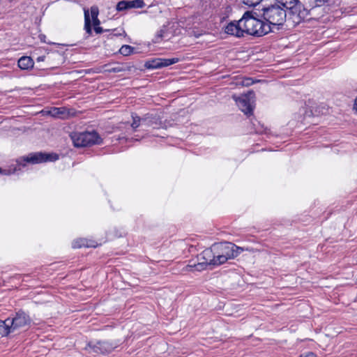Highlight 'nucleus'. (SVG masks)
<instances>
[{"mask_svg": "<svg viewBox=\"0 0 357 357\" xmlns=\"http://www.w3.org/2000/svg\"><path fill=\"white\" fill-rule=\"evenodd\" d=\"M49 114L54 117L65 119L69 116V112L65 107H54L49 111Z\"/></svg>", "mask_w": 357, "mask_h": 357, "instance_id": "ddd939ff", "label": "nucleus"}, {"mask_svg": "<svg viewBox=\"0 0 357 357\" xmlns=\"http://www.w3.org/2000/svg\"><path fill=\"white\" fill-rule=\"evenodd\" d=\"M225 32L228 35L236 38L243 37L245 33L243 28L242 19L238 21H233L229 23L225 27Z\"/></svg>", "mask_w": 357, "mask_h": 357, "instance_id": "9b49d317", "label": "nucleus"}, {"mask_svg": "<svg viewBox=\"0 0 357 357\" xmlns=\"http://www.w3.org/2000/svg\"><path fill=\"white\" fill-rule=\"evenodd\" d=\"M17 171V168H14L13 170H3V171H1V169H0V173H3L4 174H13V173H15V172Z\"/></svg>", "mask_w": 357, "mask_h": 357, "instance_id": "a878e982", "label": "nucleus"}, {"mask_svg": "<svg viewBox=\"0 0 357 357\" xmlns=\"http://www.w3.org/2000/svg\"><path fill=\"white\" fill-rule=\"evenodd\" d=\"M73 144L76 147H83L99 144L102 139L96 132H74L71 135Z\"/></svg>", "mask_w": 357, "mask_h": 357, "instance_id": "39448f33", "label": "nucleus"}, {"mask_svg": "<svg viewBox=\"0 0 357 357\" xmlns=\"http://www.w3.org/2000/svg\"><path fill=\"white\" fill-rule=\"evenodd\" d=\"M354 108L356 109L357 111V98H356L355 100V104H354Z\"/></svg>", "mask_w": 357, "mask_h": 357, "instance_id": "2f4dec72", "label": "nucleus"}, {"mask_svg": "<svg viewBox=\"0 0 357 357\" xmlns=\"http://www.w3.org/2000/svg\"><path fill=\"white\" fill-rule=\"evenodd\" d=\"M145 67L149 69H157L161 68L160 58L149 60L145 63Z\"/></svg>", "mask_w": 357, "mask_h": 357, "instance_id": "2eb2a0df", "label": "nucleus"}, {"mask_svg": "<svg viewBox=\"0 0 357 357\" xmlns=\"http://www.w3.org/2000/svg\"><path fill=\"white\" fill-rule=\"evenodd\" d=\"M33 64V61L30 56H22L18 61V66L22 70L31 69Z\"/></svg>", "mask_w": 357, "mask_h": 357, "instance_id": "4468645a", "label": "nucleus"}, {"mask_svg": "<svg viewBox=\"0 0 357 357\" xmlns=\"http://www.w3.org/2000/svg\"><path fill=\"white\" fill-rule=\"evenodd\" d=\"M242 84L243 85H246V86L250 85V79H247L246 80L243 81L242 82Z\"/></svg>", "mask_w": 357, "mask_h": 357, "instance_id": "c756f323", "label": "nucleus"}, {"mask_svg": "<svg viewBox=\"0 0 357 357\" xmlns=\"http://www.w3.org/2000/svg\"><path fill=\"white\" fill-rule=\"evenodd\" d=\"M129 8L128 1H121L116 5V10L122 11Z\"/></svg>", "mask_w": 357, "mask_h": 357, "instance_id": "412c9836", "label": "nucleus"}, {"mask_svg": "<svg viewBox=\"0 0 357 357\" xmlns=\"http://www.w3.org/2000/svg\"><path fill=\"white\" fill-rule=\"evenodd\" d=\"M232 98L240 109L245 114H250L252 112L255 102L254 92L249 91L248 93L243 94L238 97L234 95Z\"/></svg>", "mask_w": 357, "mask_h": 357, "instance_id": "6e6552de", "label": "nucleus"}, {"mask_svg": "<svg viewBox=\"0 0 357 357\" xmlns=\"http://www.w3.org/2000/svg\"><path fill=\"white\" fill-rule=\"evenodd\" d=\"M3 320L0 319V335L1 336H3Z\"/></svg>", "mask_w": 357, "mask_h": 357, "instance_id": "cd10ccee", "label": "nucleus"}, {"mask_svg": "<svg viewBox=\"0 0 357 357\" xmlns=\"http://www.w3.org/2000/svg\"><path fill=\"white\" fill-rule=\"evenodd\" d=\"M263 17L268 22L270 26L282 25L287 19L286 9L276 3L262 9Z\"/></svg>", "mask_w": 357, "mask_h": 357, "instance_id": "7ed1b4c3", "label": "nucleus"}, {"mask_svg": "<svg viewBox=\"0 0 357 357\" xmlns=\"http://www.w3.org/2000/svg\"><path fill=\"white\" fill-rule=\"evenodd\" d=\"M112 72H119V71H120V70H119V69H116V68H113L112 70H110V72H112Z\"/></svg>", "mask_w": 357, "mask_h": 357, "instance_id": "473e14b6", "label": "nucleus"}, {"mask_svg": "<svg viewBox=\"0 0 357 357\" xmlns=\"http://www.w3.org/2000/svg\"><path fill=\"white\" fill-rule=\"evenodd\" d=\"M213 254H214L213 266H219V265L223 264L227 261V258H224L221 255L215 254L214 252H213Z\"/></svg>", "mask_w": 357, "mask_h": 357, "instance_id": "f3484780", "label": "nucleus"}, {"mask_svg": "<svg viewBox=\"0 0 357 357\" xmlns=\"http://www.w3.org/2000/svg\"><path fill=\"white\" fill-rule=\"evenodd\" d=\"M30 317L23 311H19L13 317L3 320V336L19 331L31 324Z\"/></svg>", "mask_w": 357, "mask_h": 357, "instance_id": "f03ea898", "label": "nucleus"}, {"mask_svg": "<svg viewBox=\"0 0 357 357\" xmlns=\"http://www.w3.org/2000/svg\"><path fill=\"white\" fill-rule=\"evenodd\" d=\"M59 158L56 154H46L37 153L28 156L24 161L33 164L40 163L46 161H55Z\"/></svg>", "mask_w": 357, "mask_h": 357, "instance_id": "f8f14e48", "label": "nucleus"}, {"mask_svg": "<svg viewBox=\"0 0 357 357\" xmlns=\"http://www.w3.org/2000/svg\"><path fill=\"white\" fill-rule=\"evenodd\" d=\"M99 10L98 7L92 6L91 8V14L89 10H84V29L89 34L91 33V22H92L93 26H99L100 20H98Z\"/></svg>", "mask_w": 357, "mask_h": 357, "instance_id": "9d476101", "label": "nucleus"}, {"mask_svg": "<svg viewBox=\"0 0 357 357\" xmlns=\"http://www.w3.org/2000/svg\"><path fill=\"white\" fill-rule=\"evenodd\" d=\"M45 56H38V57L36 59V61H37L38 62L43 61H45Z\"/></svg>", "mask_w": 357, "mask_h": 357, "instance_id": "c85d7f7f", "label": "nucleus"}, {"mask_svg": "<svg viewBox=\"0 0 357 357\" xmlns=\"http://www.w3.org/2000/svg\"><path fill=\"white\" fill-rule=\"evenodd\" d=\"M316 6H321L328 2V0H312Z\"/></svg>", "mask_w": 357, "mask_h": 357, "instance_id": "b1692460", "label": "nucleus"}, {"mask_svg": "<svg viewBox=\"0 0 357 357\" xmlns=\"http://www.w3.org/2000/svg\"><path fill=\"white\" fill-rule=\"evenodd\" d=\"M161 36H162V35H161V34H160V35H158V36L155 38V39L154 40V43H158V42H159V38H160Z\"/></svg>", "mask_w": 357, "mask_h": 357, "instance_id": "7c9ffc66", "label": "nucleus"}, {"mask_svg": "<svg viewBox=\"0 0 357 357\" xmlns=\"http://www.w3.org/2000/svg\"><path fill=\"white\" fill-rule=\"evenodd\" d=\"M129 8H143L144 6V3L142 0H133L128 1Z\"/></svg>", "mask_w": 357, "mask_h": 357, "instance_id": "aec40b11", "label": "nucleus"}, {"mask_svg": "<svg viewBox=\"0 0 357 357\" xmlns=\"http://www.w3.org/2000/svg\"><path fill=\"white\" fill-rule=\"evenodd\" d=\"M94 31H96V33H101L102 32V28L99 26H97L94 27Z\"/></svg>", "mask_w": 357, "mask_h": 357, "instance_id": "bb28decb", "label": "nucleus"}, {"mask_svg": "<svg viewBox=\"0 0 357 357\" xmlns=\"http://www.w3.org/2000/svg\"><path fill=\"white\" fill-rule=\"evenodd\" d=\"M134 48L130 45H123L120 50L119 52L123 56H128L132 53Z\"/></svg>", "mask_w": 357, "mask_h": 357, "instance_id": "a211bd4d", "label": "nucleus"}, {"mask_svg": "<svg viewBox=\"0 0 357 357\" xmlns=\"http://www.w3.org/2000/svg\"><path fill=\"white\" fill-rule=\"evenodd\" d=\"M278 4L290 10L292 21L298 24L309 15V10L298 0H276Z\"/></svg>", "mask_w": 357, "mask_h": 357, "instance_id": "20e7f679", "label": "nucleus"}, {"mask_svg": "<svg viewBox=\"0 0 357 357\" xmlns=\"http://www.w3.org/2000/svg\"><path fill=\"white\" fill-rule=\"evenodd\" d=\"M299 357H317V356L314 353L308 351L301 354Z\"/></svg>", "mask_w": 357, "mask_h": 357, "instance_id": "393cba45", "label": "nucleus"}, {"mask_svg": "<svg viewBox=\"0 0 357 357\" xmlns=\"http://www.w3.org/2000/svg\"><path fill=\"white\" fill-rule=\"evenodd\" d=\"M82 246H93L92 245H89L85 239H78L76 241H74L73 243V247L74 248H82Z\"/></svg>", "mask_w": 357, "mask_h": 357, "instance_id": "6ab92c4d", "label": "nucleus"}, {"mask_svg": "<svg viewBox=\"0 0 357 357\" xmlns=\"http://www.w3.org/2000/svg\"><path fill=\"white\" fill-rule=\"evenodd\" d=\"M261 0H241V1L248 6H255L261 2Z\"/></svg>", "mask_w": 357, "mask_h": 357, "instance_id": "5701e85b", "label": "nucleus"}, {"mask_svg": "<svg viewBox=\"0 0 357 357\" xmlns=\"http://www.w3.org/2000/svg\"><path fill=\"white\" fill-rule=\"evenodd\" d=\"M118 346L117 343H112L109 342H97L93 344L90 342L87 344L85 349L89 354H109L112 352Z\"/></svg>", "mask_w": 357, "mask_h": 357, "instance_id": "1a4fd4ad", "label": "nucleus"}, {"mask_svg": "<svg viewBox=\"0 0 357 357\" xmlns=\"http://www.w3.org/2000/svg\"><path fill=\"white\" fill-rule=\"evenodd\" d=\"M243 250V248L228 242L213 245V251L215 254H220L224 258H227V260L236 257Z\"/></svg>", "mask_w": 357, "mask_h": 357, "instance_id": "423d86ee", "label": "nucleus"}, {"mask_svg": "<svg viewBox=\"0 0 357 357\" xmlns=\"http://www.w3.org/2000/svg\"><path fill=\"white\" fill-rule=\"evenodd\" d=\"M179 61H180V59L178 58H172V59L160 58L161 68L167 67L170 65L176 63Z\"/></svg>", "mask_w": 357, "mask_h": 357, "instance_id": "dca6fc26", "label": "nucleus"}, {"mask_svg": "<svg viewBox=\"0 0 357 357\" xmlns=\"http://www.w3.org/2000/svg\"><path fill=\"white\" fill-rule=\"evenodd\" d=\"M132 123L131 124V127L132 128L133 130H135L136 128H137L139 126L141 119H140V117H139L137 116H134V115H132Z\"/></svg>", "mask_w": 357, "mask_h": 357, "instance_id": "4be33fe9", "label": "nucleus"}, {"mask_svg": "<svg viewBox=\"0 0 357 357\" xmlns=\"http://www.w3.org/2000/svg\"><path fill=\"white\" fill-rule=\"evenodd\" d=\"M198 260L199 262L197 264L187 265L184 268V270L190 271L195 269L200 271L204 269L208 265L213 266L214 254L213 251V245L210 248L204 250L198 257Z\"/></svg>", "mask_w": 357, "mask_h": 357, "instance_id": "0eeeda50", "label": "nucleus"}, {"mask_svg": "<svg viewBox=\"0 0 357 357\" xmlns=\"http://www.w3.org/2000/svg\"><path fill=\"white\" fill-rule=\"evenodd\" d=\"M241 19L245 34L262 36L271 31L269 25L254 17L248 12L245 13Z\"/></svg>", "mask_w": 357, "mask_h": 357, "instance_id": "f257e3e1", "label": "nucleus"}]
</instances>
